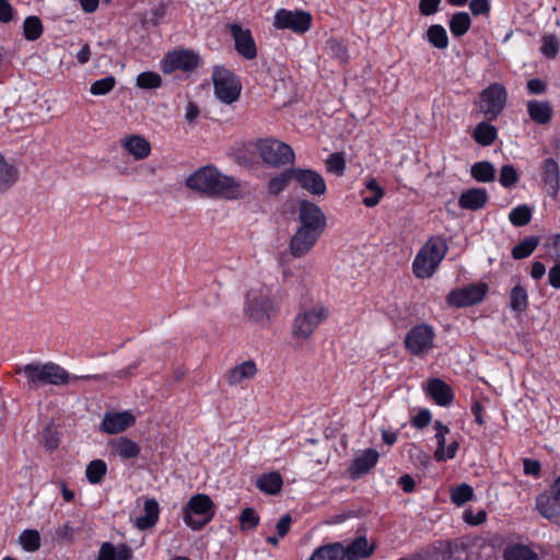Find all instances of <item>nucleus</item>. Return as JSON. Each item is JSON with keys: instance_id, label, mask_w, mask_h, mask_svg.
<instances>
[{"instance_id": "09e8293b", "label": "nucleus", "mask_w": 560, "mask_h": 560, "mask_svg": "<svg viewBox=\"0 0 560 560\" xmlns=\"http://www.w3.org/2000/svg\"><path fill=\"white\" fill-rule=\"evenodd\" d=\"M234 161L246 168H253L257 164L255 152L246 148H237L233 152Z\"/></svg>"}, {"instance_id": "aec40b11", "label": "nucleus", "mask_w": 560, "mask_h": 560, "mask_svg": "<svg viewBox=\"0 0 560 560\" xmlns=\"http://www.w3.org/2000/svg\"><path fill=\"white\" fill-rule=\"evenodd\" d=\"M120 145L137 161L147 159L152 151L151 143L140 135L126 136L120 140Z\"/></svg>"}, {"instance_id": "774afa93", "label": "nucleus", "mask_w": 560, "mask_h": 560, "mask_svg": "<svg viewBox=\"0 0 560 560\" xmlns=\"http://www.w3.org/2000/svg\"><path fill=\"white\" fill-rule=\"evenodd\" d=\"M167 5L164 2H160L158 5L151 9V22L153 25H159L165 18Z\"/></svg>"}, {"instance_id": "bb28decb", "label": "nucleus", "mask_w": 560, "mask_h": 560, "mask_svg": "<svg viewBox=\"0 0 560 560\" xmlns=\"http://www.w3.org/2000/svg\"><path fill=\"white\" fill-rule=\"evenodd\" d=\"M160 518V505L154 498L147 499L143 504V514L137 517L136 526L147 530L155 526Z\"/></svg>"}, {"instance_id": "39448f33", "label": "nucleus", "mask_w": 560, "mask_h": 560, "mask_svg": "<svg viewBox=\"0 0 560 560\" xmlns=\"http://www.w3.org/2000/svg\"><path fill=\"white\" fill-rule=\"evenodd\" d=\"M215 515V504L205 493H197L183 508V521L192 530H201Z\"/></svg>"}, {"instance_id": "79ce46f5", "label": "nucleus", "mask_w": 560, "mask_h": 560, "mask_svg": "<svg viewBox=\"0 0 560 560\" xmlns=\"http://www.w3.org/2000/svg\"><path fill=\"white\" fill-rule=\"evenodd\" d=\"M44 32L43 23L38 16H27L23 22V35L30 40H37Z\"/></svg>"}, {"instance_id": "20e7f679", "label": "nucleus", "mask_w": 560, "mask_h": 560, "mask_svg": "<svg viewBox=\"0 0 560 560\" xmlns=\"http://www.w3.org/2000/svg\"><path fill=\"white\" fill-rule=\"evenodd\" d=\"M447 252L448 245L444 236H431L419 249L412 261L415 277L418 279L431 278Z\"/></svg>"}, {"instance_id": "864d4df0", "label": "nucleus", "mask_w": 560, "mask_h": 560, "mask_svg": "<svg viewBox=\"0 0 560 560\" xmlns=\"http://www.w3.org/2000/svg\"><path fill=\"white\" fill-rule=\"evenodd\" d=\"M331 56L337 59L340 63H347L349 60V54L347 46L337 39H330L327 42Z\"/></svg>"}, {"instance_id": "f03ea898", "label": "nucleus", "mask_w": 560, "mask_h": 560, "mask_svg": "<svg viewBox=\"0 0 560 560\" xmlns=\"http://www.w3.org/2000/svg\"><path fill=\"white\" fill-rule=\"evenodd\" d=\"M186 186L208 196H221L228 199H236L241 196V184L234 177L221 174L213 166H205L192 173L186 179Z\"/></svg>"}, {"instance_id": "de8ad7c7", "label": "nucleus", "mask_w": 560, "mask_h": 560, "mask_svg": "<svg viewBox=\"0 0 560 560\" xmlns=\"http://www.w3.org/2000/svg\"><path fill=\"white\" fill-rule=\"evenodd\" d=\"M435 430L436 450L434 452V458H443V448L446 445V434L450 433V428L440 420H435L433 424Z\"/></svg>"}, {"instance_id": "69168bd1", "label": "nucleus", "mask_w": 560, "mask_h": 560, "mask_svg": "<svg viewBox=\"0 0 560 560\" xmlns=\"http://www.w3.org/2000/svg\"><path fill=\"white\" fill-rule=\"evenodd\" d=\"M485 409L486 408L483 401L479 399H475L470 407L471 413L475 418V422L480 427L486 423V420L483 419Z\"/></svg>"}, {"instance_id": "393cba45", "label": "nucleus", "mask_w": 560, "mask_h": 560, "mask_svg": "<svg viewBox=\"0 0 560 560\" xmlns=\"http://www.w3.org/2000/svg\"><path fill=\"white\" fill-rule=\"evenodd\" d=\"M257 374V366L253 360H247L235 365L225 373V380L229 385L234 386L243 381L252 380Z\"/></svg>"}, {"instance_id": "0eeeda50", "label": "nucleus", "mask_w": 560, "mask_h": 560, "mask_svg": "<svg viewBox=\"0 0 560 560\" xmlns=\"http://www.w3.org/2000/svg\"><path fill=\"white\" fill-rule=\"evenodd\" d=\"M256 149L262 162L271 167L281 168L293 165L295 153L285 142L272 138L258 139Z\"/></svg>"}, {"instance_id": "f257e3e1", "label": "nucleus", "mask_w": 560, "mask_h": 560, "mask_svg": "<svg viewBox=\"0 0 560 560\" xmlns=\"http://www.w3.org/2000/svg\"><path fill=\"white\" fill-rule=\"evenodd\" d=\"M299 226L290 240L289 248L293 257L306 255L317 243L327 225V218L318 205L307 199L298 202Z\"/></svg>"}, {"instance_id": "2f4dec72", "label": "nucleus", "mask_w": 560, "mask_h": 560, "mask_svg": "<svg viewBox=\"0 0 560 560\" xmlns=\"http://www.w3.org/2000/svg\"><path fill=\"white\" fill-rule=\"evenodd\" d=\"M490 122L485 119V121L477 124L472 131V139L482 147L491 145L498 138V129Z\"/></svg>"}, {"instance_id": "cd10ccee", "label": "nucleus", "mask_w": 560, "mask_h": 560, "mask_svg": "<svg viewBox=\"0 0 560 560\" xmlns=\"http://www.w3.org/2000/svg\"><path fill=\"white\" fill-rule=\"evenodd\" d=\"M97 560H132V549L127 544L116 547L105 541L100 547Z\"/></svg>"}, {"instance_id": "0e129e2a", "label": "nucleus", "mask_w": 560, "mask_h": 560, "mask_svg": "<svg viewBox=\"0 0 560 560\" xmlns=\"http://www.w3.org/2000/svg\"><path fill=\"white\" fill-rule=\"evenodd\" d=\"M510 222L515 226L525 225V203L518 205L509 214Z\"/></svg>"}, {"instance_id": "9d476101", "label": "nucleus", "mask_w": 560, "mask_h": 560, "mask_svg": "<svg viewBox=\"0 0 560 560\" xmlns=\"http://www.w3.org/2000/svg\"><path fill=\"white\" fill-rule=\"evenodd\" d=\"M328 316L329 311L323 305H315L300 311L292 323V336L296 339H308Z\"/></svg>"}, {"instance_id": "680f3d73", "label": "nucleus", "mask_w": 560, "mask_h": 560, "mask_svg": "<svg viewBox=\"0 0 560 560\" xmlns=\"http://www.w3.org/2000/svg\"><path fill=\"white\" fill-rule=\"evenodd\" d=\"M441 2L442 0H420L419 11L424 16L433 15L440 10Z\"/></svg>"}, {"instance_id": "72a5a7b5", "label": "nucleus", "mask_w": 560, "mask_h": 560, "mask_svg": "<svg viewBox=\"0 0 560 560\" xmlns=\"http://www.w3.org/2000/svg\"><path fill=\"white\" fill-rule=\"evenodd\" d=\"M307 560H343L342 542H328L314 549Z\"/></svg>"}, {"instance_id": "7c9ffc66", "label": "nucleus", "mask_w": 560, "mask_h": 560, "mask_svg": "<svg viewBox=\"0 0 560 560\" xmlns=\"http://www.w3.org/2000/svg\"><path fill=\"white\" fill-rule=\"evenodd\" d=\"M294 167L285 168L272 176L267 184V191L270 196L277 197L287 189L291 180H294Z\"/></svg>"}, {"instance_id": "4468645a", "label": "nucleus", "mask_w": 560, "mask_h": 560, "mask_svg": "<svg viewBox=\"0 0 560 560\" xmlns=\"http://www.w3.org/2000/svg\"><path fill=\"white\" fill-rule=\"evenodd\" d=\"M273 26L278 30H290L302 35L312 26V15L305 11L279 9L275 14Z\"/></svg>"}, {"instance_id": "338daca9", "label": "nucleus", "mask_w": 560, "mask_h": 560, "mask_svg": "<svg viewBox=\"0 0 560 560\" xmlns=\"http://www.w3.org/2000/svg\"><path fill=\"white\" fill-rule=\"evenodd\" d=\"M292 524V517L290 514H284L276 524V530L280 538L287 536Z\"/></svg>"}, {"instance_id": "6ab92c4d", "label": "nucleus", "mask_w": 560, "mask_h": 560, "mask_svg": "<svg viewBox=\"0 0 560 560\" xmlns=\"http://www.w3.org/2000/svg\"><path fill=\"white\" fill-rule=\"evenodd\" d=\"M425 392L441 407L450 406L454 400L452 387L441 378H430Z\"/></svg>"}, {"instance_id": "412c9836", "label": "nucleus", "mask_w": 560, "mask_h": 560, "mask_svg": "<svg viewBox=\"0 0 560 560\" xmlns=\"http://www.w3.org/2000/svg\"><path fill=\"white\" fill-rule=\"evenodd\" d=\"M108 445L112 454L124 460L137 458L141 453L140 445L127 436L114 439Z\"/></svg>"}, {"instance_id": "8fccbe9b", "label": "nucleus", "mask_w": 560, "mask_h": 560, "mask_svg": "<svg viewBox=\"0 0 560 560\" xmlns=\"http://www.w3.org/2000/svg\"><path fill=\"white\" fill-rule=\"evenodd\" d=\"M78 532L79 527H74L71 522L67 521L55 529V539L58 542L71 544Z\"/></svg>"}, {"instance_id": "603ef678", "label": "nucleus", "mask_w": 560, "mask_h": 560, "mask_svg": "<svg viewBox=\"0 0 560 560\" xmlns=\"http://www.w3.org/2000/svg\"><path fill=\"white\" fill-rule=\"evenodd\" d=\"M540 52L547 58H555L560 49V43L556 35L549 34L542 37Z\"/></svg>"}, {"instance_id": "1a4fd4ad", "label": "nucleus", "mask_w": 560, "mask_h": 560, "mask_svg": "<svg viewBox=\"0 0 560 560\" xmlns=\"http://www.w3.org/2000/svg\"><path fill=\"white\" fill-rule=\"evenodd\" d=\"M435 330L428 323L413 325L405 335L406 351L417 358H423L434 348Z\"/></svg>"}, {"instance_id": "e2e57ef3", "label": "nucleus", "mask_w": 560, "mask_h": 560, "mask_svg": "<svg viewBox=\"0 0 560 560\" xmlns=\"http://www.w3.org/2000/svg\"><path fill=\"white\" fill-rule=\"evenodd\" d=\"M469 9L472 15H488L490 13L491 7L489 0H470Z\"/></svg>"}, {"instance_id": "052dcab7", "label": "nucleus", "mask_w": 560, "mask_h": 560, "mask_svg": "<svg viewBox=\"0 0 560 560\" xmlns=\"http://www.w3.org/2000/svg\"><path fill=\"white\" fill-rule=\"evenodd\" d=\"M465 523L471 526H477L486 522L487 513L483 510L478 511L476 514L471 510H465L463 513Z\"/></svg>"}, {"instance_id": "9b49d317", "label": "nucleus", "mask_w": 560, "mask_h": 560, "mask_svg": "<svg viewBox=\"0 0 560 560\" xmlns=\"http://www.w3.org/2000/svg\"><path fill=\"white\" fill-rule=\"evenodd\" d=\"M214 94L224 104H232L241 96L242 85L233 71L215 66L212 71Z\"/></svg>"}, {"instance_id": "f8f14e48", "label": "nucleus", "mask_w": 560, "mask_h": 560, "mask_svg": "<svg viewBox=\"0 0 560 560\" xmlns=\"http://www.w3.org/2000/svg\"><path fill=\"white\" fill-rule=\"evenodd\" d=\"M200 65V56L198 52L186 49L177 48L168 51L161 60V70L165 74L180 70L184 72H192Z\"/></svg>"}, {"instance_id": "ea45409f", "label": "nucleus", "mask_w": 560, "mask_h": 560, "mask_svg": "<svg viewBox=\"0 0 560 560\" xmlns=\"http://www.w3.org/2000/svg\"><path fill=\"white\" fill-rule=\"evenodd\" d=\"M107 474V464L103 459H93L85 469V477L91 485H100Z\"/></svg>"}, {"instance_id": "c9c22d12", "label": "nucleus", "mask_w": 560, "mask_h": 560, "mask_svg": "<svg viewBox=\"0 0 560 560\" xmlns=\"http://www.w3.org/2000/svg\"><path fill=\"white\" fill-rule=\"evenodd\" d=\"M448 26L454 37H462L470 30L471 19L467 12H456L450 19Z\"/></svg>"}, {"instance_id": "2eb2a0df", "label": "nucleus", "mask_w": 560, "mask_h": 560, "mask_svg": "<svg viewBox=\"0 0 560 560\" xmlns=\"http://www.w3.org/2000/svg\"><path fill=\"white\" fill-rule=\"evenodd\" d=\"M229 33L234 40V49L246 60H254L257 57V45L249 28H243L237 23L229 26Z\"/></svg>"}, {"instance_id": "4be33fe9", "label": "nucleus", "mask_w": 560, "mask_h": 560, "mask_svg": "<svg viewBox=\"0 0 560 560\" xmlns=\"http://www.w3.org/2000/svg\"><path fill=\"white\" fill-rule=\"evenodd\" d=\"M489 199L485 188H469L458 198V206L464 210L478 211L487 205Z\"/></svg>"}, {"instance_id": "13d9d810", "label": "nucleus", "mask_w": 560, "mask_h": 560, "mask_svg": "<svg viewBox=\"0 0 560 560\" xmlns=\"http://www.w3.org/2000/svg\"><path fill=\"white\" fill-rule=\"evenodd\" d=\"M504 560H525V545L515 544L508 546L503 552Z\"/></svg>"}, {"instance_id": "6e6d98bb", "label": "nucleus", "mask_w": 560, "mask_h": 560, "mask_svg": "<svg viewBox=\"0 0 560 560\" xmlns=\"http://www.w3.org/2000/svg\"><path fill=\"white\" fill-rule=\"evenodd\" d=\"M327 170L338 176L343 175L346 171V160L342 153H331L326 160Z\"/></svg>"}, {"instance_id": "423d86ee", "label": "nucleus", "mask_w": 560, "mask_h": 560, "mask_svg": "<svg viewBox=\"0 0 560 560\" xmlns=\"http://www.w3.org/2000/svg\"><path fill=\"white\" fill-rule=\"evenodd\" d=\"M244 313L249 320L265 326L278 313L275 298L261 290H250L245 296Z\"/></svg>"}, {"instance_id": "4d7b16f0", "label": "nucleus", "mask_w": 560, "mask_h": 560, "mask_svg": "<svg viewBox=\"0 0 560 560\" xmlns=\"http://www.w3.org/2000/svg\"><path fill=\"white\" fill-rule=\"evenodd\" d=\"M518 179L516 170L512 165H503L500 172L499 182L505 187H512Z\"/></svg>"}, {"instance_id": "473e14b6", "label": "nucleus", "mask_w": 560, "mask_h": 560, "mask_svg": "<svg viewBox=\"0 0 560 560\" xmlns=\"http://www.w3.org/2000/svg\"><path fill=\"white\" fill-rule=\"evenodd\" d=\"M362 203L368 208H373L380 203L385 195L384 188L377 183L376 178L371 177L365 183V189L361 190Z\"/></svg>"}, {"instance_id": "4c0bfd02", "label": "nucleus", "mask_w": 560, "mask_h": 560, "mask_svg": "<svg viewBox=\"0 0 560 560\" xmlns=\"http://www.w3.org/2000/svg\"><path fill=\"white\" fill-rule=\"evenodd\" d=\"M471 177L479 183H490L495 177L494 166L488 161L476 162L470 170Z\"/></svg>"}, {"instance_id": "a878e982", "label": "nucleus", "mask_w": 560, "mask_h": 560, "mask_svg": "<svg viewBox=\"0 0 560 560\" xmlns=\"http://www.w3.org/2000/svg\"><path fill=\"white\" fill-rule=\"evenodd\" d=\"M537 510L545 517L560 526V500L542 493L537 498Z\"/></svg>"}, {"instance_id": "f3484780", "label": "nucleus", "mask_w": 560, "mask_h": 560, "mask_svg": "<svg viewBox=\"0 0 560 560\" xmlns=\"http://www.w3.org/2000/svg\"><path fill=\"white\" fill-rule=\"evenodd\" d=\"M135 423L136 417L131 410L106 411L100 429L107 434H118L133 427Z\"/></svg>"}, {"instance_id": "e433bc0d", "label": "nucleus", "mask_w": 560, "mask_h": 560, "mask_svg": "<svg viewBox=\"0 0 560 560\" xmlns=\"http://www.w3.org/2000/svg\"><path fill=\"white\" fill-rule=\"evenodd\" d=\"M61 440V433L58 430V427L55 425L52 422L45 425V428L40 432V442L43 443L44 447L52 453L55 452L59 445Z\"/></svg>"}, {"instance_id": "7ed1b4c3", "label": "nucleus", "mask_w": 560, "mask_h": 560, "mask_svg": "<svg viewBox=\"0 0 560 560\" xmlns=\"http://www.w3.org/2000/svg\"><path fill=\"white\" fill-rule=\"evenodd\" d=\"M16 373H23L28 383L30 388H35L38 384H51L56 386L66 385L71 382L79 380H94V381H106L108 374H93V375H71L66 369L57 363L48 362L45 364L40 363H28L16 370Z\"/></svg>"}, {"instance_id": "dca6fc26", "label": "nucleus", "mask_w": 560, "mask_h": 560, "mask_svg": "<svg viewBox=\"0 0 560 560\" xmlns=\"http://www.w3.org/2000/svg\"><path fill=\"white\" fill-rule=\"evenodd\" d=\"M294 182L310 195L324 196L327 191L325 178L313 168L294 167Z\"/></svg>"}, {"instance_id": "a19ab883", "label": "nucleus", "mask_w": 560, "mask_h": 560, "mask_svg": "<svg viewBox=\"0 0 560 560\" xmlns=\"http://www.w3.org/2000/svg\"><path fill=\"white\" fill-rule=\"evenodd\" d=\"M40 534L37 529H24L19 536V544L26 552H35L40 548Z\"/></svg>"}, {"instance_id": "37998d69", "label": "nucleus", "mask_w": 560, "mask_h": 560, "mask_svg": "<svg viewBox=\"0 0 560 560\" xmlns=\"http://www.w3.org/2000/svg\"><path fill=\"white\" fill-rule=\"evenodd\" d=\"M450 497L455 505L462 506L474 498V489L468 483H460L451 489Z\"/></svg>"}, {"instance_id": "a18cd8bd", "label": "nucleus", "mask_w": 560, "mask_h": 560, "mask_svg": "<svg viewBox=\"0 0 560 560\" xmlns=\"http://www.w3.org/2000/svg\"><path fill=\"white\" fill-rule=\"evenodd\" d=\"M510 308L515 316H521V313L525 310V288L521 284H516L510 294Z\"/></svg>"}, {"instance_id": "c85d7f7f", "label": "nucleus", "mask_w": 560, "mask_h": 560, "mask_svg": "<svg viewBox=\"0 0 560 560\" xmlns=\"http://www.w3.org/2000/svg\"><path fill=\"white\" fill-rule=\"evenodd\" d=\"M542 179L545 185L548 187V194L555 198L560 187L559 166L557 162L551 158L545 160L544 162Z\"/></svg>"}, {"instance_id": "5701e85b", "label": "nucleus", "mask_w": 560, "mask_h": 560, "mask_svg": "<svg viewBox=\"0 0 560 560\" xmlns=\"http://www.w3.org/2000/svg\"><path fill=\"white\" fill-rule=\"evenodd\" d=\"M380 454L374 448H366L361 455L357 456L350 467L349 472L352 478H358L369 472L378 462Z\"/></svg>"}, {"instance_id": "a211bd4d", "label": "nucleus", "mask_w": 560, "mask_h": 560, "mask_svg": "<svg viewBox=\"0 0 560 560\" xmlns=\"http://www.w3.org/2000/svg\"><path fill=\"white\" fill-rule=\"evenodd\" d=\"M375 551V545L369 544L366 536L359 535L347 546L342 544L343 560H362L370 558Z\"/></svg>"}, {"instance_id": "f704fd0d", "label": "nucleus", "mask_w": 560, "mask_h": 560, "mask_svg": "<svg viewBox=\"0 0 560 560\" xmlns=\"http://www.w3.org/2000/svg\"><path fill=\"white\" fill-rule=\"evenodd\" d=\"M19 179L18 167L0 153V191L11 188Z\"/></svg>"}, {"instance_id": "3c124183", "label": "nucleus", "mask_w": 560, "mask_h": 560, "mask_svg": "<svg viewBox=\"0 0 560 560\" xmlns=\"http://www.w3.org/2000/svg\"><path fill=\"white\" fill-rule=\"evenodd\" d=\"M116 85V79L113 75H107L100 80L94 81L90 86V92L93 95H106Z\"/></svg>"}, {"instance_id": "c756f323", "label": "nucleus", "mask_w": 560, "mask_h": 560, "mask_svg": "<svg viewBox=\"0 0 560 560\" xmlns=\"http://www.w3.org/2000/svg\"><path fill=\"white\" fill-rule=\"evenodd\" d=\"M257 488L269 495L278 494L283 486V479L279 471L262 474L256 482Z\"/></svg>"}, {"instance_id": "58836bf2", "label": "nucleus", "mask_w": 560, "mask_h": 560, "mask_svg": "<svg viewBox=\"0 0 560 560\" xmlns=\"http://www.w3.org/2000/svg\"><path fill=\"white\" fill-rule=\"evenodd\" d=\"M428 42L438 49H446L450 40L446 30L440 24H433L427 30Z\"/></svg>"}, {"instance_id": "b1692460", "label": "nucleus", "mask_w": 560, "mask_h": 560, "mask_svg": "<svg viewBox=\"0 0 560 560\" xmlns=\"http://www.w3.org/2000/svg\"><path fill=\"white\" fill-rule=\"evenodd\" d=\"M527 114L529 118L540 126L548 125L553 117V107L548 101H527Z\"/></svg>"}, {"instance_id": "5fc2aeb1", "label": "nucleus", "mask_w": 560, "mask_h": 560, "mask_svg": "<svg viewBox=\"0 0 560 560\" xmlns=\"http://www.w3.org/2000/svg\"><path fill=\"white\" fill-rule=\"evenodd\" d=\"M466 553V546L457 540H446L443 547V555L447 559H460Z\"/></svg>"}, {"instance_id": "49530a36", "label": "nucleus", "mask_w": 560, "mask_h": 560, "mask_svg": "<svg viewBox=\"0 0 560 560\" xmlns=\"http://www.w3.org/2000/svg\"><path fill=\"white\" fill-rule=\"evenodd\" d=\"M242 532L254 530L260 522L259 515L253 508H245L238 517Z\"/></svg>"}, {"instance_id": "6e6552de", "label": "nucleus", "mask_w": 560, "mask_h": 560, "mask_svg": "<svg viewBox=\"0 0 560 560\" xmlns=\"http://www.w3.org/2000/svg\"><path fill=\"white\" fill-rule=\"evenodd\" d=\"M506 100L505 86L499 82H493L479 93L476 107L486 120L494 121L502 114Z\"/></svg>"}, {"instance_id": "c03bdc74", "label": "nucleus", "mask_w": 560, "mask_h": 560, "mask_svg": "<svg viewBox=\"0 0 560 560\" xmlns=\"http://www.w3.org/2000/svg\"><path fill=\"white\" fill-rule=\"evenodd\" d=\"M136 85L142 90H154L162 86V78L158 72L143 71L138 74Z\"/></svg>"}, {"instance_id": "bf43d9fd", "label": "nucleus", "mask_w": 560, "mask_h": 560, "mask_svg": "<svg viewBox=\"0 0 560 560\" xmlns=\"http://www.w3.org/2000/svg\"><path fill=\"white\" fill-rule=\"evenodd\" d=\"M432 420V413L429 409H420L416 416L411 419V424L416 429H423L430 424Z\"/></svg>"}, {"instance_id": "ddd939ff", "label": "nucleus", "mask_w": 560, "mask_h": 560, "mask_svg": "<svg viewBox=\"0 0 560 560\" xmlns=\"http://www.w3.org/2000/svg\"><path fill=\"white\" fill-rule=\"evenodd\" d=\"M489 287L485 282L471 283L463 288H456L446 295V303L452 307H468L483 301Z\"/></svg>"}]
</instances>
